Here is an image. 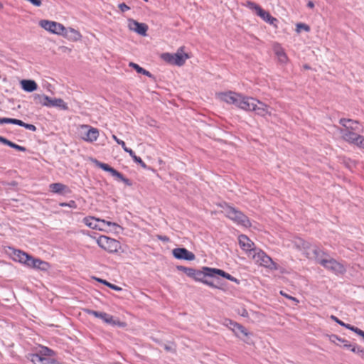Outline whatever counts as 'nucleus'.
I'll return each mask as SVG.
<instances>
[{
    "label": "nucleus",
    "mask_w": 364,
    "mask_h": 364,
    "mask_svg": "<svg viewBox=\"0 0 364 364\" xmlns=\"http://www.w3.org/2000/svg\"><path fill=\"white\" fill-rule=\"evenodd\" d=\"M307 6H308V7H309V8H311V9H312V8H314V4L312 1H309L307 3Z\"/></svg>",
    "instance_id": "nucleus-54"
},
{
    "label": "nucleus",
    "mask_w": 364,
    "mask_h": 364,
    "mask_svg": "<svg viewBox=\"0 0 364 364\" xmlns=\"http://www.w3.org/2000/svg\"><path fill=\"white\" fill-rule=\"evenodd\" d=\"M50 191L58 194H66L70 193L68 187L60 183H53L49 185Z\"/></svg>",
    "instance_id": "nucleus-25"
},
{
    "label": "nucleus",
    "mask_w": 364,
    "mask_h": 364,
    "mask_svg": "<svg viewBox=\"0 0 364 364\" xmlns=\"http://www.w3.org/2000/svg\"><path fill=\"white\" fill-rule=\"evenodd\" d=\"M112 137L117 144H119V141H121V139H118L114 134H113Z\"/></svg>",
    "instance_id": "nucleus-55"
},
{
    "label": "nucleus",
    "mask_w": 364,
    "mask_h": 364,
    "mask_svg": "<svg viewBox=\"0 0 364 364\" xmlns=\"http://www.w3.org/2000/svg\"><path fill=\"white\" fill-rule=\"evenodd\" d=\"M26 267L45 272L50 268V265L48 262L40 259L35 258L31 255L28 259Z\"/></svg>",
    "instance_id": "nucleus-17"
},
{
    "label": "nucleus",
    "mask_w": 364,
    "mask_h": 364,
    "mask_svg": "<svg viewBox=\"0 0 364 364\" xmlns=\"http://www.w3.org/2000/svg\"><path fill=\"white\" fill-rule=\"evenodd\" d=\"M345 348H351L353 346H352L350 343H349L347 341L346 343H343Z\"/></svg>",
    "instance_id": "nucleus-53"
},
{
    "label": "nucleus",
    "mask_w": 364,
    "mask_h": 364,
    "mask_svg": "<svg viewBox=\"0 0 364 364\" xmlns=\"http://www.w3.org/2000/svg\"><path fill=\"white\" fill-rule=\"evenodd\" d=\"M301 30H304L305 31L309 32L310 31V27L308 25L303 23H297L296 27V31L297 33H300Z\"/></svg>",
    "instance_id": "nucleus-39"
},
{
    "label": "nucleus",
    "mask_w": 364,
    "mask_h": 364,
    "mask_svg": "<svg viewBox=\"0 0 364 364\" xmlns=\"http://www.w3.org/2000/svg\"><path fill=\"white\" fill-rule=\"evenodd\" d=\"M129 154L133 159L134 161L139 164L143 168L146 169L147 168L146 164L141 160L140 157L136 156L133 151H130Z\"/></svg>",
    "instance_id": "nucleus-35"
},
{
    "label": "nucleus",
    "mask_w": 364,
    "mask_h": 364,
    "mask_svg": "<svg viewBox=\"0 0 364 364\" xmlns=\"http://www.w3.org/2000/svg\"><path fill=\"white\" fill-rule=\"evenodd\" d=\"M215 274H218L225 278L226 272H224L223 270H221L219 269L210 268V267H204L203 268V275L213 277Z\"/></svg>",
    "instance_id": "nucleus-30"
},
{
    "label": "nucleus",
    "mask_w": 364,
    "mask_h": 364,
    "mask_svg": "<svg viewBox=\"0 0 364 364\" xmlns=\"http://www.w3.org/2000/svg\"><path fill=\"white\" fill-rule=\"evenodd\" d=\"M294 244L296 248L303 251L305 255L306 252L311 253L312 250L314 248H316V247H312L309 242L304 241L301 239H298L295 240Z\"/></svg>",
    "instance_id": "nucleus-27"
},
{
    "label": "nucleus",
    "mask_w": 364,
    "mask_h": 364,
    "mask_svg": "<svg viewBox=\"0 0 364 364\" xmlns=\"http://www.w3.org/2000/svg\"><path fill=\"white\" fill-rule=\"evenodd\" d=\"M4 123L16 124V125H18L21 127H23L26 129L33 131V132H35L36 130V127L33 124H26V123L23 122V121L16 119L6 118V117L0 118V124H4Z\"/></svg>",
    "instance_id": "nucleus-20"
},
{
    "label": "nucleus",
    "mask_w": 364,
    "mask_h": 364,
    "mask_svg": "<svg viewBox=\"0 0 364 364\" xmlns=\"http://www.w3.org/2000/svg\"><path fill=\"white\" fill-rule=\"evenodd\" d=\"M83 222L87 227L100 231H107V227H112L115 231H117V229H122V227L115 223L106 221L95 217L85 218Z\"/></svg>",
    "instance_id": "nucleus-4"
},
{
    "label": "nucleus",
    "mask_w": 364,
    "mask_h": 364,
    "mask_svg": "<svg viewBox=\"0 0 364 364\" xmlns=\"http://www.w3.org/2000/svg\"><path fill=\"white\" fill-rule=\"evenodd\" d=\"M63 52L65 53H70L71 52V49L68 47H66V46H62L60 48Z\"/></svg>",
    "instance_id": "nucleus-52"
},
{
    "label": "nucleus",
    "mask_w": 364,
    "mask_h": 364,
    "mask_svg": "<svg viewBox=\"0 0 364 364\" xmlns=\"http://www.w3.org/2000/svg\"><path fill=\"white\" fill-rule=\"evenodd\" d=\"M339 133L344 141L364 149V137L356 132L339 131Z\"/></svg>",
    "instance_id": "nucleus-12"
},
{
    "label": "nucleus",
    "mask_w": 364,
    "mask_h": 364,
    "mask_svg": "<svg viewBox=\"0 0 364 364\" xmlns=\"http://www.w3.org/2000/svg\"><path fill=\"white\" fill-rule=\"evenodd\" d=\"M255 315L257 316V317H258V318H259V316H260L258 313H255Z\"/></svg>",
    "instance_id": "nucleus-63"
},
{
    "label": "nucleus",
    "mask_w": 364,
    "mask_h": 364,
    "mask_svg": "<svg viewBox=\"0 0 364 364\" xmlns=\"http://www.w3.org/2000/svg\"><path fill=\"white\" fill-rule=\"evenodd\" d=\"M360 355L361 358L364 359V349L363 348H362V350H360Z\"/></svg>",
    "instance_id": "nucleus-56"
},
{
    "label": "nucleus",
    "mask_w": 364,
    "mask_h": 364,
    "mask_svg": "<svg viewBox=\"0 0 364 364\" xmlns=\"http://www.w3.org/2000/svg\"><path fill=\"white\" fill-rule=\"evenodd\" d=\"M225 278H226L227 279L230 280L232 282H234L235 283H239V281L237 280V279L233 277L228 273H226Z\"/></svg>",
    "instance_id": "nucleus-47"
},
{
    "label": "nucleus",
    "mask_w": 364,
    "mask_h": 364,
    "mask_svg": "<svg viewBox=\"0 0 364 364\" xmlns=\"http://www.w3.org/2000/svg\"><path fill=\"white\" fill-rule=\"evenodd\" d=\"M177 269L178 270L184 272L188 276L196 279H199L200 276L203 275V272H197L194 269L187 268L183 266H178Z\"/></svg>",
    "instance_id": "nucleus-29"
},
{
    "label": "nucleus",
    "mask_w": 364,
    "mask_h": 364,
    "mask_svg": "<svg viewBox=\"0 0 364 364\" xmlns=\"http://www.w3.org/2000/svg\"><path fill=\"white\" fill-rule=\"evenodd\" d=\"M273 50L278 59V61L281 64H287L288 63L289 58H288L284 48L282 47V46L279 43H275L273 45Z\"/></svg>",
    "instance_id": "nucleus-21"
},
{
    "label": "nucleus",
    "mask_w": 364,
    "mask_h": 364,
    "mask_svg": "<svg viewBox=\"0 0 364 364\" xmlns=\"http://www.w3.org/2000/svg\"><path fill=\"white\" fill-rule=\"evenodd\" d=\"M235 97H237V92L232 91L216 93V97L219 100L229 105H232Z\"/></svg>",
    "instance_id": "nucleus-23"
},
{
    "label": "nucleus",
    "mask_w": 364,
    "mask_h": 364,
    "mask_svg": "<svg viewBox=\"0 0 364 364\" xmlns=\"http://www.w3.org/2000/svg\"><path fill=\"white\" fill-rule=\"evenodd\" d=\"M235 328L233 329L232 332L234 335L238 338L242 340L243 341L249 343V342L245 340L243 337H248L250 335V333L241 324L238 323L237 325H235Z\"/></svg>",
    "instance_id": "nucleus-24"
},
{
    "label": "nucleus",
    "mask_w": 364,
    "mask_h": 364,
    "mask_svg": "<svg viewBox=\"0 0 364 364\" xmlns=\"http://www.w3.org/2000/svg\"><path fill=\"white\" fill-rule=\"evenodd\" d=\"M204 283H205L208 285L213 286V284L210 282H208L207 281H205Z\"/></svg>",
    "instance_id": "nucleus-60"
},
{
    "label": "nucleus",
    "mask_w": 364,
    "mask_h": 364,
    "mask_svg": "<svg viewBox=\"0 0 364 364\" xmlns=\"http://www.w3.org/2000/svg\"><path fill=\"white\" fill-rule=\"evenodd\" d=\"M243 97H244L243 95H242L239 93H237V97H235L234 102L232 103V105H235L238 108H240V106L242 105V101L243 100Z\"/></svg>",
    "instance_id": "nucleus-40"
},
{
    "label": "nucleus",
    "mask_w": 364,
    "mask_h": 364,
    "mask_svg": "<svg viewBox=\"0 0 364 364\" xmlns=\"http://www.w3.org/2000/svg\"><path fill=\"white\" fill-rule=\"evenodd\" d=\"M98 245L109 252H116L119 248V242L109 237L102 235L97 240Z\"/></svg>",
    "instance_id": "nucleus-9"
},
{
    "label": "nucleus",
    "mask_w": 364,
    "mask_h": 364,
    "mask_svg": "<svg viewBox=\"0 0 364 364\" xmlns=\"http://www.w3.org/2000/svg\"><path fill=\"white\" fill-rule=\"evenodd\" d=\"M129 66L135 69L138 73H141L149 77H152V75L148 70H146L145 69H144L143 68L140 67L139 65L134 63H130Z\"/></svg>",
    "instance_id": "nucleus-31"
},
{
    "label": "nucleus",
    "mask_w": 364,
    "mask_h": 364,
    "mask_svg": "<svg viewBox=\"0 0 364 364\" xmlns=\"http://www.w3.org/2000/svg\"><path fill=\"white\" fill-rule=\"evenodd\" d=\"M118 7L122 12H125L130 9V8L124 3L119 4Z\"/></svg>",
    "instance_id": "nucleus-46"
},
{
    "label": "nucleus",
    "mask_w": 364,
    "mask_h": 364,
    "mask_svg": "<svg viewBox=\"0 0 364 364\" xmlns=\"http://www.w3.org/2000/svg\"><path fill=\"white\" fill-rule=\"evenodd\" d=\"M45 357H42L38 353L31 355V360L34 364H43L45 362Z\"/></svg>",
    "instance_id": "nucleus-33"
},
{
    "label": "nucleus",
    "mask_w": 364,
    "mask_h": 364,
    "mask_svg": "<svg viewBox=\"0 0 364 364\" xmlns=\"http://www.w3.org/2000/svg\"><path fill=\"white\" fill-rule=\"evenodd\" d=\"M12 257L14 261L27 266L31 255L23 251L14 249L12 252Z\"/></svg>",
    "instance_id": "nucleus-22"
},
{
    "label": "nucleus",
    "mask_w": 364,
    "mask_h": 364,
    "mask_svg": "<svg viewBox=\"0 0 364 364\" xmlns=\"http://www.w3.org/2000/svg\"><path fill=\"white\" fill-rule=\"evenodd\" d=\"M331 318L333 321H334L335 322H336L337 323H338L341 326H343V325H344V322H343L342 321L339 320L336 316H335L333 315L331 316Z\"/></svg>",
    "instance_id": "nucleus-48"
},
{
    "label": "nucleus",
    "mask_w": 364,
    "mask_h": 364,
    "mask_svg": "<svg viewBox=\"0 0 364 364\" xmlns=\"http://www.w3.org/2000/svg\"><path fill=\"white\" fill-rule=\"evenodd\" d=\"M3 9V4L0 2V9Z\"/></svg>",
    "instance_id": "nucleus-62"
},
{
    "label": "nucleus",
    "mask_w": 364,
    "mask_h": 364,
    "mask_svg": "<svg viewBox=\"0 0 364 364\" xmlns=\"http://www.w3.org/2000/svg\"><path fill=\"white\" fill-rule=\"evenodd\" d=\"M34 100L36 103L45 107H58L63 110L68 109L67 103L61 98H51L45 95L36 94L34 95Z\"/></svg>",
    "instance_id": "nucleus-5"
},
{
    "label": "nucleus",
    "mask_w": 364,
    "mask_h": 364,
    "mask_svg": "<svg viewBox=\"0 0 364 364\" xmlns=\"http://www.w3.org/2000/svg\"><path fill=\"white\" fill-rule=\"evenodd\" d=\"M238 242L240 247L249 257H250L257 250L255 243L245 235H239Z\"/></svg>",
    "instance_id": "nucleus-13"
},
{
    "label": "nucleus",
    "mask_w": 364,
    "mask_h": 364,
    "mask_svg": "<svg viewBox=\"0 0 364 364\" xmlns=\"http://www.w3.org/2000/svg\"><path fill=\"white\" fill-rule=\"evenodd\" d=\"M85 311L88 314L93 315L94 316L103 320L106 323L112 326H118L119 327H125L127 326V323L125 322L120 321L119 320H116L112 316L109 315L107 313L99 312L88 309H85Z\"/></svg>",
    "instance_id": "nucleus-8"
},
{
    "label": "nucleus",
    "mask_w": 364,
    "mask_h": 364,
    "mask_svg": "<svg viewBox=\"0 0 364 364\" xmlns=\"http://www.w3.org/2000/svg\"><path fill=\"white\" fill-rule=\"evenodd\" d=\"M250 257L260 266L274 270L278 269V265L273 262L270 257L261 250L257 249Z\"/></svg>",
    "instance_id": "nucleus-6"
},
{
    "label": "nucleus",
    "mask_w": 364,
    "mask_h": 364,
    "mask_svg": "<svg viewBox=\"0 0 364 364\" xmlns=\"http://www.w3.org/2000/svg\"><path fill=\"white\" fill-rule=\"evenodd\" d=\"M280 294H281L282 296H285L286 298H287L288 299H290V300H291V301H294L296 304H297L299 302V300H298L296 298L293 297V296H289V295H288V294H285V293H284V291H280Z\"/></svg>",
    "instance_id": "nucleus-44"
},
{
    "label": "nucleus",
    "mask_w": 364,
    "mask_h": 364,
    "mask_svg": "<svg viewBox=\"0 0 364 364\" xmlns=\"http://www.w3.org/2000/svg\"><path fill=\"white\" fill-rule=\"evenodd\" d=\"M362 350V348L361 347H359V346H353L351 348H350V350L353 353H360V350Z\"/></svg>",
    "instance_id": "nucleus-49"
},
{
    "label": "nucleus",
    "mask_w": 364,
    "mask_h": 364,
    "mask_svg": "<svg viewBox=\"0 0 364 364\" xmlns=\"http://www.w3.org/2000/svg\"><path fill=\"white\" fill-rule=\"evenodd\" d=\"M80 137L87 142H94L97 141L100 133L97 128L92 127L87 124H82L79 127Z\"/></svg>",
    "instance_id": "nucleus-7"
},
{
    "label": "nucleus",
    "mask_w": 364,
    "mask_h": 364,
    "mask_svg": "<svg viewBox=\"0 0 364 364\" xmlns=\"http://www.w3.org/2000/svg\"><path fill=\"white\" fill-rule=\"evenodd\" d=\"M237 312L238 314H240L241 316L242 317H245V318H247L248 317V312L247 311L243 308V307H241V308H239L237 309Z\"/></svg>",
    "instance_id": "nucleus-43"
},
{
    "label": "nucleus",
    "mask_w": 364,
    "mask_h": 364,
    "mask_svg": "<svg viewBox=\"0 0 364 364\" xmlns=\"http://www.w3.org/2000/svg\"><path fill=\"white\" fill-rule=\"evenodd\" d=\"M111 174L114 176V177H116L117 179L123 181L125 184L128 185V186H131L132 183H130L129 180L124 178L123 176V175L119 173V171H117V170H115L114 168L113 169L112 172L111 173Z\"/></svg>",
    "instance_id": "nucleus-32"
},
{
    "label": "nucleus",
    "mask_w": 364,
    "mask_h": 364,
    "mask_svg": "<svg viewBox=\"0 0 364 364\" xmlns=\"http://www.w3.org/2000/svg\"><path fill=\"white\" fill-rule=\"evenodd\" d=\"M39 26L46 31L58 36H62L63 31H65V26L63 24L49 20H41Z\"/></svg>",
    "instance_id": "nucleus-11"
},
{
    "label": "nucleus",
    "mask_w": 364,
    "mask_h": 364,
    "mask_svg": "<svg viewBox=\"0 0 364 364\" xmlns=\"http://www.w3.org/2000/svg\"><path fill=\"white\" fill-rule=\"evenodd\" d=\"M38 353L42 356H53L54 355L55 353L51 349L47 348V347H41V349L38 351Z\"/></svg>",
    "instance_id": "nucleus-36"
},
{
    "label": "nucleus",
    "mask_w": 364,
    "mask_h": 364,
    "mask_svg": "<svg viewBox=\"0 0 364 364\" xmlns=\"http://www.w3.org/2000/svg\"><path fill=\"white\" fill-rule=\"evenodd\" d=\"M20 83L22 89L28 92H33L38 88L36 82L32 80H22Z\"/></svg>",
    "instance_id": "nucleus-28"
},
{
    "label": "nucleus",
    "mask_w": 364,
    "mask_h": 364,
    "mask_svg": "<svg viewBox=\"0 0 364 364\" xmlns=\"http://www.w3.org/2000/svg\"><path fill=\"white\" fill-rule=\"evenodd\" d=\"M4 144H6L11 148H14L18 151H26V149L25 147L17 145V144L13 143L12 141L8 140L7 139H6Z\"/></svg>",
    "instance_id": "nucleus-37"
},
{
    "label": "nucleus",
    "mask_w": 364,
    "mask_h": 364,
    "mask_svg": "<svg viewBox=\"0 0 364 364\" xmlns=\"http://www.w3.org/2000/svg\"><path fill=\"white\" fill-rule=\"evenodd\" d=\"M219 206L223 209V213H224L225 215L228 218H230L235 223L246 228L250 227L251 225L250 221L248 219V218L246 215H245L242 212L239 211L238 210L235 209L233 207L229 206L226 203L219 204Z\"/></svg>",
    "instance_id": "nucleus-2"
},
{
    "label": "nucleus",
    "mask_w": 364,
    "mask_h": 364,
    "mask_svg": "<svg viewBox=\"0 0 364 364\" xmlns=\"http://www.w3.org/2000/svg\"><path fill=\"white\" fill-rule=\"evenodd\" d=\"M185 47H180L176 53H165L161 55V58L166 63L177 65L182 66L185 64L187 59L190 58L188 53L184 51Z\"/></svg>",
    "instance_id": "nucleus-3"
},
{
    "label": "nucleus",
    "mask_w": 364,
    "mask_h": 364,
    "mask_svg": "<svg viewBox=\"0 0 364 364\" xmlns=\"http://www.w3.org/2000/svg\"><path fill=\"white\" fill-rule=\"evenodd\" d=\"M174 257L178 259H184L187 261H193L195 259V255L183 247L175 248L172 250Z\"/></svg>",
    "instance_id": "nucleus-15"
},
{
    "label": "nucleus",
    "mask_w": 364,
    "mask_h": 364,
    "mask_svg": "<svg viewBox=\"0 0 364 364\" xmlns=\"http://www.w3.org/2000/svg\"><path fill=\"white\" fill-rule=\"evenodd\" d=\"M306 257L315 259L323 267L333 272L336 274H343L346 269L343 265L334 259L331 258L318 248H314L312 252H306Z\"/></svg>",
    "instance_id": "nucleus-1"
},
{
    "label": "nucleus",
    "mask_w": 364,
    "mask_h": 364,
    "mask_svg": "<svg viewBox=\"0 0 364 364\" xmlns=\"http://www.w3.org/2000/svg\"><path fill=\"white\" fill-rule=\"evenodd\" d=\"M223 324L232 331L235 328V325H237L238 323L235 322L230 319H225Z\"/></svg>",
    "instance_id": "nucleus-41"
},
{
    "label": "nucleus",
    "mask_w": 364,
    "mask_h": 364,
    "mask_svg": "<svg viewBox=\"0 0 364 364\" xmlns=\"http://www.w3.org/2000/svg\"><path fill=\"white\" fill-rule=\"evenodd\" d=\"M62 36L72 42H77L81 41L82 36L80 32L73 28L65 27Z\"/></svg>",
    "instance_id": "nucleus-18"
},
{
    "label": "nucleus",
    "mask_w": 364,
    "mask_h": 364,
    "mask_svg": "<svg viewBox=\"0 0 364 364\" xmlns=\"http://www.w3.org/2000/svg\"><path fill=\"white\" fill-rule=\"evenodd\" d=\"M128 27L131 31H133L142 36H146L148 26L144 23H139L134 19H129L128 21Z\"/></svg>",
    "instance_id": "nucleus-16"
},
{
    "label": "nucleus",
    "mask_w": 364,
    "mask_h": 364,
    "mask_svg": "<svg viewBox=\"0 0 364 364\" xmlns=\"http://www.w3.org/2000/svg\"><path fill=\"white\" fill-rule=\"evenodd\" d=\"M339 123L343 126L339 131L360 132L361 126L358 121L349 119H341Z\"/></svg>",
    "instance_id": "nucleus-14"
},
{
    "label": "nucleus",
    "mask_w": 364,
    "mask_h": 364,
    "mask_svg": "<svg viewBox=\"0 0 364 364\" xmlns=\"http://www.w3.org/2000/svg\"><path fill=\"white\" fill-rule=\"evenodd\" d=\"M159 239L163 240V241H167L168 240V238L166 237H159Z\"/></svg>",
    "instance_id": "nucleus-58"
},
{
    "label": "nucleus",
    "mask_w": 364,
    "mask_h": 364,
    "mask_svg": "<svg viewBox=\"0 0 364 364\" xmlns=\"http://www.w3.org/2000/svg\"><path fill=\"white\" fill-rule=\"evenodd\" d=\"M92 161L96 164V166H97L98 167H100V168L103 169L105 171L109 172L110 173L112 172L114 169L113 168L110 167L108 164L100 162L97 159H93Z\"/></svg>",
    "instance_id": "nucleus-34"
},
{
    "label": "nucleus",
    "mask_w": 364,
    "mask_h": 364,
    "mask_svg": "<svg viewBox=\"0 0 364 364\" xmlns=\"http://www.w3.org/2000/svg\"><path fill=\"white\" fill-rule=\"evenodd\" d=\"M6 138L0 136V142L4 144Z\"/></svg>",
    "instance_id": "nucleus-57"
},
{
    "label": "nucleus",
    "mask_w": 364,
    "mask_h": 364,
    "mask_svg": "<svg viewBox=\"0 0 364 364\" xmlns=\"http://www.w3.org/2000/svg\"><path fill=\"white\" fill-rule=\"evenodd\" d=\"M304 69H310V67L308 65H304Z\"/></svg>",
    "instance_id": "nucleus-59"
},
{
    "label": "nucleus",
    "mask_w": 364,
    "mask_h": 364,
    "mask_svg": "<svg viewBox=\"0 0 364 364\" xmlns=\"http://www.w3.org/2000/svg\"><path fill=\"white\" fill-rule=\"evenodd\" d=\"M164 348L166 351H170V352L175 351V348L172 345H171V346L165 345Z\"/></svg>",
    "instance_id": "nucleus-50"
},
{
    "label": "nucleus",
    "mask_w": 364,
    "mask_h": 364,
    "mask_svg": "<svg viewBox=\"0 0 364 364\" xmlns=\"http://www.w3.org/2000/svg\"><path fill=\"white\" fill-rule=\"evenodd\" d=\"M256 100L257 99L255 98L244 96L240 109H244L245 111H252L255 107L254 106Z\"/></svg>",
    "instance_id": "nucleus-26"
},
{
    "label": "nucleus",
    "mask_w": 364,
    "mask_h": 364,
    "mask_svg": "<svg viewBox=\"0 0 364 364\" xmlns=\"http://www.w3.org/2000/svg\"><path fill=\"white\" fill-rule=\"evenodd\" d=\"M253 112L261 117L266 116H272V112L270 111V107L267 104L259 101L258 100H256V102L254 106Z\"/></svg>",
    "instance_id": "nucleus-19"
},
{
    "label": "nucleus",
    "mask_w": 364,
    "mask_h": 364,
    "mask_svg": "<svg viewBox=\"0 0 364 364\" xmlns=\"http://www.w3.org/2000/svg\"><path fill=\"white\" fill-rule=\"evenodd\" d=\"M118 144L122 147V149H124V151L125 152L129 154L130 151H132V150L131 149H129L128 147L126 146V144L124 141H122V140L119 141Z\"/></svg>",
    "instance_id": "nucleus-45"
},
{
    "label": "nucleus",
    "mask_w": 364,
    "mask_h": 364,
    "mask_svg": "<svg viewBox=\"0 0 364 364\" xmlns=\"http://www.w3.org/2000/svg\"><path fill=\"white\" fill-rule=\"evenodd\" d=\"M330 340L332 343H336V341H341V338H338L337 336L336 335H332L331 337H330Z\"/></svg>",
    "instance_id": "nucleus-51"
},
{
    "label": "nucleus",
    "mask_w": 364,
    "mask_h": 364,
    "mask_svg": "<svg viewBox=\"0 0 364 364\" xmlns=\"http://www.w3.org/2000/svg\"><path fill=\"white\" fill-rule=\"evenodd\" d=\"M339 341V343H343L346 342V341L344 339H341V341Z\"/></svg>",
    "instance_id": "nucleus-61"
},
{
    "label": "nucleus",
    "mask_w": 364,
    "mask_h": 364,
    "mask_svg": "<svg viewBox=\"0 0 364 364\" xmlns=\"http://www.w3.org/2000/svg\"><path fill=\"white\" fill-rule=\"evenodd\" d=\"M247 6L250 9L255 11L257 16L262 18L267 23L271 25H274V23L277 21V18L272 16L270 14L265 10L262 9L259 5L252 1L247 2Z\"/></svg>",
    "instance_id": "nucleus-10"
},
{
    "label": "nucleus",
    "mask_w": 364,
    "mask_h": 364,
    "mask_svg": "<svg viewBox=\"0 0 364 364\" xmlns=\"http://www.w3.org/2000/svg\"><path fill=\"white\" fill-rule=\"evenodd\" d=\"M60 206L77 208L76 203L74 200H70L68 203H60Z\"/></svg>",
    "instance_id": "nucleus-42"
},
{
    "label": "nucleus",
    "mask_w": 364,
    "mask_h": 364,
    "mask_svg": "<svg viewBox=\"0 0 364 364\" xmlns=\"http://www.w3.org/2000/svg\"><path fill=\"white\" fill-rule=\"evenodd\" d=\"M97 280L99 282L104 284L105 285L107 286L108 287L111 288L113 290L119 291H122V289L121 287H118L117 285H114L113 284H111V283L108 282L106 280H104V279H97Z\"/></svg>",
    "instance_id": "nucleus-38"
}]
</instances>
